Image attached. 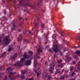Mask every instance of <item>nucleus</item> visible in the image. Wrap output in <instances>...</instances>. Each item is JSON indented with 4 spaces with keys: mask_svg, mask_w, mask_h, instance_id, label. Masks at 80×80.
<instances>
[{
    "mask_svg": "<svg viewBox=\"0 0 80 80\" xmlns=\"http://www.w3.org/2000/svg\"><path fill=\"white\" fill-rule=\"evenodd\" d=\"M28 55H27V52H25L24 53L23 55V58H22L21 59L20 62L22 64L24 62H25V59H32V56L33 55V52L30 51H29L28 52Z\"/></svg>",
    "mask_w": 80,
    "mask_h": 80,
    "instance_id": "1",
    "label": "nucleus"
},
{
    "mask_svg": "<svg viewBox=\"0 0 80 80\" xmlns=\"http://www.w3.org/2000/svg\"><path fill=\"white\" fill-rule=\"evenodd\" d=\"M26 1V0H21V1L20 2V4H18L19 5H23L25 7H27V6H28L29 7H31L32 8H33L34 6H31L30 5H28V3H24V2Z\"/></svg>",
    "mask_w": 80,
    "mask_h": 80,
    "instance_id": "2",
    "label": "nucleus"
},
{
    "mask_svg": "<svg viewBox=\"0 0 80 80\" xmlns=\"http://www.w3.org/2000/svg\"><path fill=\"white\" fill-rule=\"evenodd\" d=\"M11 40L10 39V37H5L3 40V42L6 45H8L10 43Z\"/></svg>",
    "mask_w": 80,
    "mask_h": 80,
    "instance_id": "3",
    "label": "nucleus"
},
{
    "mask_svg": "<svg viewBox=\"0 0 80 80\" xmlns=\"http://www.w3.org/2000/svg\"><path fill=\"white\" fill-rule=\"evenodd\" d=\"M16 72H10V73H9V76H8V77L11 80H14L15 79V77H14L13 76L15 74H16Z\"/></svg>",
    "mask_w": 80,
    "mask_h": 80,
    "instance_id": "4",
    "label": "nucleus"
},
{
    "mask_svg": "<svg viewBox=\"0 0 80 80\" xmlns=\"http://www.w3.org/2000/svg\"><path fill=\"white\" fill-rule=\"evenodd\" d=\"M57 44H55L53 45L52 47L53 50L54 52H55L56 53H57V52L59 51V49L57 48Z\"/></svg>",
    "mask_w": 80,
    "mask_h": 80,
    "instance_id": "5",
    "label": "nucleus"
},
{
    "mask_svg": "<svg viewBox=\"0 0 80 80\" xmlns=\"http://www.w3.org/2000/svg\"><path fill=\"white\" fill-rule=\"evenodd\" d=\"M55 65V62H51L50 64V68L51 69H54V67Z\"/></svg>",
    "mask_w": 80,
    "mask_h": 80,
    "instance_id": "6",
    "label": "nucleus"
},
{
    "mask_svg": "<svg viewBox=\"0 0 80 80\" xmlns=\"http://www.w3.org/2000/svg\"><path fill=\"white\" fill-rule=\"evenodd\" d=\"M38 54L37 55V58H40V53L42 52V50H41V47H39L38 48Z\"/></svg>",
    "mask_w": 80,
    "mask_h": 80,
    "instance_id": "7",
    "label": "nucleus"
},
{
    "mask_svg": "<svg viewBox=\"0 0 80 80\" xmlns=\"http://www.w3.org/2000/svg\"><path fill=\"white\" fill-rule=\"evenodd\" d=\"M31 62L32 61L31 60H27L25 62V65L26 66H29V65H30V64H31Z\"/></svg>",
    "mask_w": 80,
    "mask_h": 80,
    "instance_id": "8",
    "label": "nucleus"
},
{
    "mask_svg": "<svg viewBox=\"0 0 80 80\" xmlns=\"http://www.w3.org/2000/svg\"><path fill=\"white\" fill-rule=\"evenodd\" d=\"M33 70L35 73H37V71L38 72L42 73V69H41L40 67L37 68L35 70L33 69Z\"/></svg>",
    "mask_w": 80,
    "mask_h": 80,
    "instance_id": "9",
    "label": "nucleus"
},
{
    "mask_svg": "<svg viewBox=\"0 0 80 80\" xmlns=\"http://www.w3.org/2000/svg\"><path fill=\"white\" fill-rule=\"evenodd\" d=\"M15 65L18 66L19 67H21L22 65V64L20 62L17 61V63L15 64Z\"/></svg>",
    "mask_w": 80,
    "mask_h": 80,
    "instance_id": "10",
    "label": "nucleus"
},
{
    "mask_svg": "<svg viewBox=\"0 0 80 80\" xmlns=\"http://www.w3.org/2000/svg\"><path fill=\"white\" fill-rule=\"evenodd\" d=\"M17 54H15L13 56L10 57V59L11 60H15V58L17 57Z\"/></svg>",
    "mask_w": 80,
    "mask_h": 80,
    "instance_id": "11",
    "label": "nucleus"
},
{
    "mask_svg": "<svg viewBox=\"0 0 80 80\" xmlns=\"http://www.w3.org/2000/svg\"><path fill=\"white\" fill-rule=\"evenodd\" d=\"M72 60V58L71 57H69L66 58L67 60H66L65 61L67 63H68Z\"/></svg>",
    "mask_w": 80,
    "mask_h": 80,
    "instance_id": "12",
    "label": "nucleus"
},
{
    "mask_svg": "<svg viewBox=\"0 0 80 80\" xmlns=\"http://www.w3.org/2000/svg\"><path fill=\"white\" fill-rule=\"evenodd\" d=\"M64 66V65L62 63H59L58 65V67L59 68H62Z\"/></svg>",
    "mask_w": 80,
    "mask_h": 80,
    "instance_id": "13",
    "label": "nucleus"
},
{
    "mask_svg": "<svg viewBox=\"0 0 80 80\" xmlns=\"http://www.w3.org/2000/svg\"><path fill=\"white\" fill-rule=\"evenodd\" d=\"M13 70V69H12V68L10 67H9L8 68H7V69H6V70L7 71H8V72H9V71H10V70Z\"/></svg>",
    "mask_w": 80,
    "mask_h": 80,
    "instance_id": "14",
    "label": "nucleus"
},
{
    "mask_svg": "<svg viewBox=\"0 0 80 80\" xmlns=\"http://www.w3.org/2000/svg\"><path fill=\"white\" fill-rule=\"evenodd\" d=\"M19 19L21 21V22H23V19L22 18H21V17L19 16L18 17Z\"/></svg>",
    "mask_w": 80,
    "mask_h": 80,
    "instance_id": "15",
    "label": "nucleus"
},
{
    "mask_svg": "<svg viewBox=\"0 0 80 80\" xmlns=\"http://www.w3.org/2000/svg\"><path fill=\"white\" fill-rule=\"evenodd\" d=\"M34 25L36 29H37V27H38V24H37V22H34Z\"/></svg>",
    "mask_w": 80,
    "mask_h": 80,
    "instance_id": "16",
    "label": "nucleus"
},
{
    "mask_svg": "<svg viewBox=\"0 0 80 80\" xmlns=\"http://www.w3.org/2000/svg\"><path fill=\"white\" fill-rule=\"evenodd\" d=\"M18 42H21L22 41V37L19 36L18 39Z\"/></svg>",
    "mask_w": 80,
    "mask_h": 80,
    "instance_id": "17",
    "label": "nucleus"
},
{
    "mask_svg": "<svg viewBox=\"0 0 80 80\" xmlns=\"http://www.w3.org/2000/svg\"><path fill=\"white\" fill-rule=\"evenodd\" d=\"M76 53L77 55L79 56L80 55V51H77L76 52Z\"/></svg>",
    "mask_w": 80,
    "mask_h": 80,
    "instance_id": "18",
    "label": "nucleus"
},
{
    "mask_svg": "<svg viewBox=\"0 0 80 80\" xmlns=\"http://www.w3.org/2000/svg\"><path fill=\"white\" fill-rule=\"evenodd\" d=\"M13 49V48L12 47H9L8 50V52H11L12 51V50Z\"/></svg>",
    "mask_w": 80,
    "mask_h": 80,
    "instance_id": "19",
    "label": "nucleus"
},
{
    "mask_svg": "<svg viewBox=\"0 0 80 80\" xmlns=\"http://www.w3.org/2000/svg\"><path fill=\"white\" fill-rule=\"evenodd\" d=\"M54 69H51L50 68H49V71L50 72V73H53V70Z\"/></svg>",
    "mask_w": 80,
    "mask_h": 80,
    "instance_id": "20",
    "label": "nucleus"
},
{
    "mask_svg": "<svg viewBox=\"0 0 80 80\" xmlns=\"http://www.w3.org/2000/svg\"><path fill=\"white\" fill-rule=\"evenodd\" d=\"M78 68L79 70H80V61L78 62Z\"/></svg>",
    "mask_w": 80,
    "mask_h": 80,
    "instance_id": "21",
    "label": "nucleus"
},
{
    "mask_svg": "<svg viewBox=\"0 0 80 80\" xmlns=\"http://www.w3.org/2000/svg\"><path fill=\"white\" fill-rule=\"evenodd\" d=\"M36 73L37 74V77H38V76H39L42 73V72H36Z\"/></svg>",
    "mask_w": 80,
    "mask_h": 80,
    "instance_id": "22",
    "label": "nucleus"
},
{
    "mask_svg": "<svg viewBox=\"0 0 80 80\" xmlns=\"http://www.w3.org/2000/svg\"><path fill=\"white\" fill-rule=\"evenodd\" d=\"M24 43H28L29 41H28V40L26 39H24Z\"/></svg>",
    "mask_w": 80,
    "mask_h": 80,
    "instance_id": "23",
    "label": "nucleus"
},
{
    "mask_svg": "<svg viewBox=\"0 0 80 80\" xmlns=\"http://www.w3.org/2000/svg\"><path fill=\"white\" fill-rule=\"evenodd\" d=\"M52 38H54L55 40H56V36L55 34H53L52 36Z\"/></svg>",
    "mask_w": 80,
    "mask_h": 80,
    "instance_id": "24",
    "label": "nucleus"
},
{
    "mask_svg": "<svg viewBox=\"0 0 80 80\" xmlns=\"http://www.w3.org/2000/svg\"><path fill=\"white\" fill-rule=\"evenodd\" d=\"M20 78H21V79H22V80H24V79L25 78V76H24V75L21 76Z\"/></svg>",
    "mask_w": 80,
    "mask_h": 80,
    "instance_id": "25",
    "label": "nucleus"
},
{
    "mask_svg": "<svg viewBox=\"0 0 80 80\" xmlns=\"http://www.w3.org/2000/svg\"><path fill=\"white\" fill-rule=\"evenodd\" d=\"M36 65H37V62H36V60H34V67H35V66H36Z\"/></svg>",
    "mask_w": 80,
    "mask_h": 80,
    "instance_id": "26",
    "label": "nucleus"
},
{
    "mask_svg": "<svg viewBox=\"0 0 80 80\" xmlns=\"http://www.w3.org/2000/svg\"><path fill=\"white\" fill-rule=\"evenodd\" d=\"M21 73L22 74H25V73H26V72L24 71H21Z\"/></svg>",
    "mask_w": 80,
    "mask_h": 80,
    "instance_id": "27",
    "label": "nucleus"
},
{
    "mask_svg": "<svg viewBox=\"0 0 80 80\" xmlns=\"http://www.w3.org/2000/svg\"><path fill=\"white\" fill-rule=\"evenodd\" d=\"M62 60H60L58 61L57 62L58 63H59V64H60V63H62Z\"/></svg>",
    "mask_w": 80,
    "mask_h": 80,
    "instance_id": "28",
    "label": "nucleus"
},
{
    "mask_svg": "<svg viewBox=\"0 0 80 80\" xmlns=\"http://www.w3.org/2000/svg\"><path fill=\"white\" fill-rule=\"evenodd\" d=\"M26 80H33V78H27Z\"/></svg>",
    "mask_w": 80,
    "mask_h": 80,
    "instance_id": "29",
    "label": "nucleus"
},
{
    "mask_svg": "<svg viewBox=\"0 0 80 80\" xmlns=\"http://www.w3.org/2000/svg\"><path fill=\"white\" fill-rule=\"evenodd\" d=\"M3 19H4V20H7L8 18H6V16H3L2 17Z\"/></svg>",
    "mask_w": 80,
    "mask_h": 80,
    "instance_id": "30",
    "label": "nucleus"
},
{
    "mask_svg": "<svg viewBox=\"0 0 80 80\" xmlns=\"http://www.w3.org/2000/svg\"><path fill=\"white\" fill-rule=\"evenodd\" d=\"M74 69V68H73V67H71L70 68V70L71 71H72V70H73Z\"/></svg>",
    "mask_w": 80,
    "mask_h": 80,
    "instance_id": "31",
    "label": "nucleus"
},
{
    "mask_svg": "<svg viewBox=\"0 0 80 80\" xmlns=\"http://www.w3.org/2000/svg\"><path fill=\"white\" fill-rule=\"evenodd\" d=\"M3 80H7V76H5Z\"/></svg>",
    "mask_w": 80,
    "mask_h": 80,
    "instance_id": "32",
    "label": "nucleus"
},
{
    "mask_svg": "<svg viewBox=\"0 0 80 80\" xmlns=\"http://www.w3.org/2000/svg\"><path fill=\"white\" fill-rule=\"evenodd\" d=\"M74 58H76V59H78V58L76 55H75Z\"/></svg>",
    "mask_w": 80,
    "mask_h": 80,
    "instance_id": "33",
    "label": "nucleus"
},
{
    "mask_svg": "<svg viewBox=\"0 0 80 80\" xmlns=\"http://www.w3.org/2000/svg\"><path fill=\"white\" fill-rule=\"evenodd\" d=\"M44 72L45 73H47L48 72V71H47V69H45L44 70Z\"/></svg>",
    "mask_w": 80,
    "mask_h": 80,
    "instance_id": "34",
    "label": "nucleus"
},
{
    "mask_svg": "<svg viewBox=\"0 0 80 80\" xmlns=\"http://www.w3.org/2000/svg\"><path fill=\"white\" fill-rule=\"evenodd\" d=\"M47 49L48 51H49V52H51V51L52 50L51 49H50V48H48Z\"/></svg>",
    "mask_w": 80,
    "mask_h": 80,
    "instance_id": "35",
    "label": "nucleus"
},
{
    "mask_svg": "<svg viewBox=\"0 0 80 80\" xmlns=\"http://www.w3.org/2000/svg\"><path fill=\"white\" fill-rule=\"evenodd\" d=\"M13 29H15V27L14 26H12V29H11V30L12 31L13 30Z\"/></svg>",
    "mask_w": 80,
    "mask_h": 80,
    "instance_id": "36",
    "label": "nucleus"
},
{
    "mask_svg": "<svg viewBox=\"0 0 80 80\" xmlns=\"http://www.w3.org/2000/svg\"><path fill=\"white\" fill-rule=\"evenodd\" d=\"M72 63L74 65H75L76 63V62L75 61H73L72 62Z\"/></svg>",
    "mask_w": 80,
    "mask_h": 80,
    "instance_id": "37",
    "label": "nucleus"
},
{
    "mask_svg": "<svg viewBox=\"0 0 80 80\" xmlns=\"http://www.w3.org/2000/svg\"><path fill=\"white\" fill-rule=\"evenodd\" d=\"M41 4V2H38V6H40Z\"/></svg>",
    "mask_w": 80,
    "mask_h": 80,
    "instance_id": "38",
    "label": "nucleus"
},
{
    "mask_svg": "<svg viewBox=\"0 0 80 80\" xmlns=\"http://www.w3.org/2000/svg\"><path fill=\"white\" fill-rule=\"evenodd\" d=\"M46 77H48L49 78H50V76L49 75L48 76H45V78H46Z\"/></svg>",
    "mask_w": 80,
    "mask_h": 80,
    "instance_id": "39",
    "label": "nucleus"
},
{
    "mask_svg": "<svg viewBox=\"0 0 80 80\" xmlns=\"http://www.w3.org/2000/svg\"><path fill=\"white\" fill-rule=\"evenodd\" d=\"M28 33L29 34H30L31 33H32V31H28Z\"/></svg>",
    "mask_w": 80,
    "mask_h": 80,
    "instance_id": "40",
    "label": "nucleus"
},
{
    "mask_svg": "<svg viewBox=\"0 0 80 80\" xmlns=\"http://www.w3.org/2000/svg\"><path fill=\"white\" fill-rule=\"evenodd\" d=\"M42 28H44V24H42V26H41Z\"/></svg>",
    "mask_w": 80,
    "mask_h": 80,
    "instance_id": "41",
    "label": "nucleus"
},
{
    "mask_svg": "<svg viewBox=\"0 0 80 80\" xmlns=\"http://www.w3.org/2000/svg\"><path fill=\"white\" fill-rule=\"evenodd\" d=\"M64 71V69H62V72L60 73V74H62V73H63V72Z\"/></svg>",
    "mask_w": 80,
    "mask_h": 80,
    "instance_id": "42",
    "label": "nucleus"
},
{
    "mask_svg": "<svg viewBox=\"0 0 80 80\" xmlns=\"http://www.w3.org/2000/svg\"><path fill=\"white\" fill-rule=\"evenodd\" d=\"M60 78L61 79H64V77H61Z\"/></svg>",
    "mask_w": 80,
    "mask_h": 80,
    "instance_id": "43",
    "label": "nucleus"
},
{
    "mask_svg": "<svg viewBox=\"0 0 80 80\" xmlns=\"http://www.w3.org/2000/svg\"><path fill=\"white\" fill-rule=\"evenodd\" d=\"M75 75V72H72V74L71 76H73V75Z\"/></svg>",
    "mask_w": 80,
    "mask_h": 80,
    "instance_id": "44",
    "label": "nucleus"
},
{
    "mask_svg": "<svg viewBox=\"0 0 80 80\" xmlns=\"http://www.w3.org/2000/svg\"><path fill=\"white\" fill-rule=\"evenodd\" d=\"M65 57L66 58H68V57H69V56H68V55H66Z\"/></svg>",
    "mask_w": 80,
    "mask_h": 80,
    "instance_id": "45",
    "label": "nucleus"
},
{
    "mask_svg": "<svg viewBox=\"0 0 80 80\" xmlns=\"http://www.w3.org/2000/svg\"><path fill=\"white\" fill-rule=\"evenodd\" d=\"M5 55V53H3L2 54V57H3Z\"/></svg>",
    "mask_w": 80,
    "mask_h": 80,
    "instance_id": "46",
    "label": "nucleus"
},
{
    "mask_svg": "<svg viewBox=\"0 0 80 80\" xmlns=\"http://www.w3.org/2000/svg\"><path fill=\"white\" fill-rule=\"evenodd\" d=\"M56 72H57V73H60V72L58 71H58V70H56Z\"/></svg>",
    "mask_w": 80,
    "mask_h": 80,
    "instance_id": "47",
    "label": "nucleus"
},
{
    "mask_svg": "<svg viewBox=\"0 0 80 80\" xmlns=\"http://www.w3.org/2000/svg\"><path fill=\"white\" fill-rule=\"evenodd\" d=\"M46 40H47V41H48V36H46Z\"/></svg>",
    "mask_w": 80,
    "mask_h": 80,
    "instance_id": "48",
    "label": "nucleus"
},
{
    "mask_svg": "<svg viewBox=\"0 0 80 80\" xmlns=\"http://www.w3.org/2000/svg\"><path fill=\"white\" fill-rule=\"evenodd\" d=\"M1 38H2V37L0 36V43H1L2 42V40H1Z\"/></svg>",
    "mask_w": 80,
    "mask_h": 80,
    "instance_id": "49",
    "label": "nucleus"
},
{
    "mask_svg": "<svg viewBox=\"0 0 80 80\" xmlns=\"http://www.w3.org/2000/svg\"><path fill=\"white\" fill-rule=\"evenodd\" d=\"M59 32V33L60 34V35H63L62 34V32H61H61Z\"/></svg>",
    "mask_w": 80,
    "mask_h": 80,
    "instance_id": "50",
    "label": "nucleus"
},
{
    "mask_svg": "<svg viewBox=\"0 0 80 80\" xmlns=\"http://www.w3.org/2000/svg\"><path fill=\"white\" fill-rule=\"evenodd\" d=\"M60 53L61 55H63V53H62L61 52V51L60 52Z\"/></svg>",
    "mask_w": 80,
    "mask_h": 80,
    "instance_id": "51",
    "label": "nucleus"
},
{
    "mask_svg": "<svg viewBox=\"0 0 80 80\" xmlns=\"http://www.w3.org/2000/svg\"><path fill=\"white\" fill-rule=\"evenodd\" d=\"M46 48H47V49H48V48H49V46H47L46 47Z\"/></svg>",
    "mask_w": 80,
    "mask_h": 80,
    "instance_id": "52",
    "label": "nucleus"
},
{
    "mask_svg": "<svg viewBox=\"0 0 80 80\" xmlns=\"http://www.w3.org/2000/svg\"><path fill=\"white\" fill-rule=\"evenodd\" d=\"M39 19H40V18L39 17H38L37 18V20L38 22V20H39Z\"/></svg>",
    "mask_w": 80,
    "mask_h": 80,
    "instance_id": "53",
    "label": "nucleus"
},
{
    "mask_svg": "<svg viewBox=\"0 0 80 80\" xmlns=\"http://www.w3.org/2000/svg\"><path fill=\"white\" fill-rule=\"evenodd\" d=\"M69 80H75V78H72L70 79Z\"/></svg>",
    "mask_w": 80,
    "mask_h": 80,
    "instance_id": "54",
    "label": "nucleus"
},
{
    "mask_svg": "<svg viewBox=\"0 0 80 80\" xmlns=\"http://www.w3.org/2000/svg\"><path fill=\"white\" fill-rule=\"evenodd\" d=\"M4 14H7V11H4Z\"/></svg>",
    "mask_w": 80,
    "mask_h": 80,
    "instance_id": "55",
    "label": "nucleus"
},
{
    "mask_svg": "<svg viewBox=\"0 0 80 80\" xmlns=\"http://www.w3.org/2000/svg\"><path fill=\"white\" fill-rule=\"evenodd\" d=\"M61 70V69H56V70H58L59 71V70Z\"/></svg>",
    "mask_w": 80,
    "mask_h": 80,
    "instance_id": "56",
    "label": "nucleus"
},
{
    "mask_svg": "<svg viewBox=\"0 0 80 80\" xmlns=\"http://www.w3.org/2000/svg\"><path fill=\"white\" fill-rule=\"evenodd\" d=\"M77 38L79 40H80V39H79V38H80V37L78 36L77 37Z\"/></svg>",
    "mask_w": 80,
    "mask_h": 80,
    "instance_id": "57",
    "label": "nucleus"
},
{
    "mask_svg": "<svg viewBox=\"0 0 80 80\" xmlns=\"http://www.w3.org/2000/svg\"><path fill=\"white\" fill-rule=\"evenodd\" d=\"M45 75H48V72L45 73Z\"/></svg>",
    "mask_w": 80,
    "mask_h": 80,
    "instance_id": "58",
    "label": "nucleus"
},
{
    "mask_svg": "<svg viewBox=\"0 0 80 80\" xmlns=\"http://www.w3.org/2000/svg\"><path fill=\"white\" fill-rule=\"evenodd\" d=\"M57 72L56 71V72L55 73V75H57Z\"/></svg>",
    "mask_w": 80,
    "mask_h": 80,
    "instance_id": "59",
    "label": "nucleus"
},
{
    "mask_svg": "<svg viewBox=\"0 0 80 80\" xmlns=\"http://www.w3.org/2000/svg\"><path fill=\"white\" fill-rule=\"evenodd\" d=\"M22 23H20L19 24V25L20 26H22Z\"/></svg>",
    "mask_w": 80,
    "mask_h": 80,
    "instance_id": "60",
    "label": "nucleus"
},
{
    "mask_svg": "<svg viewBox=\"0 0 80 80\" xmlns=\"http://www.w3.org/2000/svg\"><path fill=\"white\" fill-rule=\"evenodd\" d=\"M15 24H13L12 27H15Z\"/></svg>",
    "mask_w": 80,
    "mask_h": 80,
    "instance_id": "61",
    "label": "nucleus"
},
{
    "mask_svg": "<svg viewBox=\"0 0 80 80\" xmlns=\"http://www.w3.org/2000/svg\"><path fill=\"white\" fill-rule=\"evenodd\" d=\"M10 15H8V17H10L12 14H9Z\"/></svg>",
    "mask_w": 80,
    "mask_h": 80,
    "instance_id": "62",
    "label": "nucleus"
},
{
    "mask_svg": "<svg viewBox=\"0 0 80 80\" xmlns=\"http://www.w3.org/2000/svg\"><path fill=\"white\" fill-rule=\"evenodd\" d=\"M66 51V50H65V49H64V50H63V52H65Z\"/></svg>",
    "mask_w": 80,
    "mask_h": 80,
    "instance_id": "63",
    "label": "nucleus"
},
{
    "mask_svg": "<svg viewBox=\"0 0 80 80\" xmlns=\"http://www.w3.org/2000/svg\"><path fill=\"white\" fill-rule=\"evenodd\" d=\"M18 31H19V32H21V30H20V29H18Z\"/></svg>",
    "mask_w": 80,
    "mask_h": 80,
    "instance_id": "64",
    "label": "nucleus"
}]
</instances>
